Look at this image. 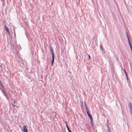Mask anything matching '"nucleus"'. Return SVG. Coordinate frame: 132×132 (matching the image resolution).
Wrapping results in <instances>:
<instances>
[{
    "instance_id": "4",
    "label": "nucleus",
    "mask_w": 132,
    "mask_h": 132,
    "mask_svg": "<svg viewBox=\"0 0 132 132\" xmlns=\"http://www.w3.org/2000/svg\"><path fill=\"white\" fill-rule=\"evenodd\" d=\"M5 30L7 32H9V29H8V28L7 27V26L6 25H5Z\"/></svg>"
},
{
    "instance_id": "16",
    "label": "nucleus",
    "mask_w": 132,
    "mask_h": 132,
    "mask_svg": "<svg viewBox=\"0 0 132 132\" xmlns=\"http://www.w3.org/2000/svg\"><path fill=\"white\" fill-rule=\"evenodd\" d=\"M7 32L8 33L9 35H10V32H9H9Z\"/></svg>"
},
{
    "instance_id": "2",
    "label": "nucleus",
    "mask_w": 132,
    "mask_h": 132,
    "mask_svg": "<svg viewBox=\"0 0 132 132\" xmlns=\"http://www.w3.org/2000/svg\"><path fill=\"white\" fill-rule=\"evenodd\" d=\"M26 127V125H24L23 126V131L24 132H28V129Z\"/></svg>"
},
{
    "instance_id": "19",
    "label": "nucleus",
    "mask_w": 132,
    "mask_h": 132,
    "mask_svg": "<svg viewBox=\"0 0 132 132\" xmlns=\"http://www.w3.org/2000/svg\"><path fill=\"white\" fill-rule=\"evenodd\" d=\"M15 103V100H14V101H13V103Z\"/></svg>"
},
{
    "instance_id": "14",
    "label": "nucleus",
    "mask_w": 132,
    "mask_h": 132,
    "mask_svg": "<svg viewBox=\"0 0 132 132\" xmlns=\"http://www.w3.org/2000/svg\"><path fill=\"white\" fill-rule=\"evenodd\" d=\"M125 75H126V77H128V76L127 74V73L125 74Z\"/></svg>"
},
{
    "instance_id": "1",
    "label": "nucleus",
    "mask_w": 132,
    "mask_h": 132,
    "mask_svg": "<svg viewBox=\"0 0 132 132\" xmlns=\"http://www.w3.org/2000/svg\"><path fill=\"white\" fill-rule=\"evenodd\" d=\"M85 107L87 110L86 112H87V114L90 119L92 125V126H93V119L92 118V116L90 114V111L88 109V108H87V107L86 106H85Z\"/></svg>"
},
{
    "instance_id": "12",
    "label": "nucleus",
    "mask_w": 132,
    "mask_h": 132,
    "mask_svg": "<svg viewBox=\"0 0 132 132\" xmlns=\"http://www.w3.org/2000/svg\"><path fill=\"white\" fill-rule=\"evenodd\" d=\"M123 71H124V72H125V74H126L127 73V72H126V71L124 69L123 70Z\"/></svg>"
},
{
    "instance_id": "20",
    "label": "nucleus",
    "mask_w": 132,
    "mask_h": 132,
    "mask_svg": "<svg viewBox=\"0 0 132 132\" xmlns=\"http://www.w3.org/2000/svg\"><path fill=\"white\" fill-rule=\"evenodd\" d=\"M12 105H13V106L14 107H15V105H14V104H12Z\"/></svg>"
},
{
    "instance_id": "22",
    "label": "nucleus",
    "mask_w": 132,
    "mask_h": 132,
    "mask_svg": "<svg viewBox=\"0 0 132 132\" xmlns=\"http://www.w3.org/2000/svg\"><path fill=\"white\" fill-rule=\"evenodd\" d=\"M53 62H52V63H51V65H53Z\"/></svg>"
},
{
    "instance_id": "11",
    "label": "nucleus",
    "mask_w": 132,
    "mask_h": 132,
    "mask_svg": "<svg viewBox=\"0 0 132 132\" xmlns=\"http://www.w3.org/2000/svg\"><path fill=\"white\" fill-rule=\"evenodd\" d=\"M109 129H108V132H111V130L109 128Z\"/></svg>"
},
{
    "instance_id": "3",
    "label": "nucleus",
    "mask_w": 132,
    "mask_h": 132,
    "mask_svg": "<svg viewBox=\"0 0 132 132\" xmlns=\"http://www.w3.org/2000/svg\"><path fill=\"white\" fill-rule=\"evenodd\" d=\"M51 50V52L52 54V56H54V51L53 50V47H50Z\"/></svg>"
},
{
    "instance_id": "13",
    "label": "nucleus",
    "mask_w": 132,
    "mask_h": 132,
    "mask_svg": "<svg viewBox=\"0 0 132 132\" xmlns=\"http://www.w3.org/2000/svg\"><path fill=\"white\" fill-rule=\"evenodd\" d=\"M100 47H101V50H103V49L101 46H100Z\"/></svg>"
},
{
    "instance_id": "9",
    "label": "nucleus",
    "mask_w": 132,
    "mask_h": 132,
    "mask_svg": "<svg viewBox=\"0 0 132 132\" xmlns=\"http://www.w3.org/2000/svg\"><path fill=\"white\" fill-rule=\"evenodd\" d=\"M54 56H52V62L53 63L54 61Z\"/></svg>"
},
{
    "instance_id": "18",
    "label": "nucleus",
    "mask_w": 132,
    "mask_h": 132,
    "mask_svg": "<svg viewBox=\"0 0 132 132\" xmlns=\"http://www.w3.org/2000/svg\"><path fill=\"white\" fill-rule=\"evenodd\" d=\"M126 79H127V80H129V79H128V77H126Z\"/></svg>"
},
{
    "instance_id": "6",
    "label": "nucleus",
    "mask_w": 132,
    "mask_h": 132,
    "mask_svg": "<svg viewBox=\"0 0 132 132\" xmlns=\"http://www.w3.org/2000/svg\"><path fill=\"white\" fill-rule=\"evenodd\" d=\"M126 35H127V38L128 39V42L130 41V39H129V36H128V33L127 32H126Z\"/></svg>"
},
{
    "instance_id": "10",
    "label": "nucleus",
    "mask_w": 132,
    "mask_h": 132,
    "mask_svg": "<svg viewBox=\"0 0 132 132\" xmlns=\"http://www.w3.org/2000/svg\"><path fill=\"white\" fill-rule=\"evenodd\" d=\"M54 56H52V62L53 63L54 61Z\"/></svg>"
},
{
    "instance_id": "15",
    "label": "nucleus",
    "mask_w": 132,
    "mask_h": 132,
    "mask_svg": "<svg viewBox=\"0 0 132 132\" xmlns=\"http://www.w3.org/2000/svg\"><path fill=\"white\" fill-rule=\"evenodd\" d=\"M65 123L66 124V126H67V125H68L67 122L66 121H65Z\"/></svg>"
},
{
    "instance_id": "8",
    "label": "nucleus",
    "mask_w": 132,
    "mask_h": 132,
    "mask_svg": "<svg viewBox=\"0 0 132 132\" xmlns=\"http://www.w3.org/2000/svg\"><path fill=\"white\" fill-rule=\"evenodd\" d=\"M67 129L68 131L69 132H71V130L69 128L68 125H67V126H66Z\"/></svg>"
},
{
    "instance_id": "7",
    "label": "nucleus",
    "mask_w": 132,
    "mask_h": 132,
    "mask_svg": "<svg viewBox=\"0 0 132 132\" xmlns=\"http://www.w3.org/2000/svg\"><path fill=\"white\" fill-rule=\"evenodd\" d=\"M128 42V43H129V46H130V47L131 48V50L132 49V46L131 45V43H130V41H129Z\"/></svg>"
},
{
    "instance_id": "5",
    "label": "nucleus",
    "mask_w": 132,
    "mask_h": 132,
    "mask_svg": "<svg viewBox=\"0 0 132 132\" xmlns=\"http://www.w3.org/2000/svg\"><path fill=\"white\" fill-rule=\"evenodd\" d=\"M129 106L130 107V110H132V103L131 102L129 103Z\"/></svg>"
},
{
    "instance_id": "17",
    "label": "nucleus",
    "mask_w": 132,
    "mask_h": 132,
    "mask_svg": "<svg viewBox=\"0 0 132 132\" xmlns=\"http://www.w3.org/2000/svg\"><path fill=\"white\" fill-rule=\"evenodd\" d=\"M88 57L89 59H90V55H88Z\"/></svg>"
},
{
    "instance_id": "21",
    "label": "nucleus",
    "mask_w": 132,
    "mask_h": 132,
    "mask_svg": "<svg viewBox=\"0 0 132 132\" xmlns=\"http://www.w3.org/2000/svg\"><path fill=\"white\" fill-rule=\"evenodd\" d=\"M103 52L105 53V52H104V51L103 50Z\"/></svg>"
}]
</instances>
